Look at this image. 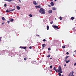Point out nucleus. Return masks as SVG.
<instances>
[{"label":"nucleus","mask_w":76,"mask_h":76,"mask_svg":"<svg viewBox=\"0 0 76 76\" xmlns=\"http://www.w3.org/2000/svg\"><path fill=\"white\" fill-rule=\"evenodd\" d=\"M55 1H56L57 0H54Z\"/></svg>","instance_id":"nucleus-46"},{"label":"nucleus","mask_w":76,"mask_h":76,"mask_svg":"<svg viewBox=\"0 0 76 76\" xmlns=\"http://www.w3.org/2000/svg\"><path fill=\"white\" fill-rule=\"evenodd\" d=\"M53 70H55V72H58V73H63V71L61 69V66H59L58 67V69L57 70V69L55 67H54L53 68Z\"/></svg>","instance_id":"nucleus-1"},{"label":"nucleus","mask_w":76,"mask_h":76,"mask_svg":"<svg viewBox=\"0 0 76 76\" xmlns=\"http://www.w3.org/2000/svg\"><path fill=\"white\" fill-rule=\"evenodd\" d=\"M68 76H71V75H70V74H69V75Z\"/></svg>","instance_id":"nucleus-37"},{"label":"nucleus","mask_w":76,"mask_h":76,"mask_svg":"<svg viewBox=\"0 0 76 76\" xmlns=\"http://www.w3.org/2000/svg\"><path fill=\"white\" fill-rule=\"evenodd\" d=\"M75 52H76V50H75Z\"/></svg>","instance_id":"nucleus-48"},{"label":"nucleus","mask_w":76,"mask_h":76,"mask_svg":"<svg viewBox=\"0 0 76 76\" xmlns=\"http://www.w3.org/2000/svg\"><path fill=\"white\" fill-rule=\"evenodd\" d=\"M74 19H75V18H74V17H71L72 20H73Z\"/></svg>","instance_id":"nucleus-20"},{"label":"nucleus","mask_w":76,"mask_h":76,"mask_svg":"<svg viewBox=\"0 0 76 76\" xmlns=\"http://www.w3.org/2000/svg\"><path fill=\"white\" fill-rule=\"evenodd\" d=\"M48 50H51V48H48Z\"/></svg>","instance_id":"nucleus-27"},{"label":"nucleus","mask_w":76,"mask_h":76,"mask_svg":"<svg viewBox=\"0 0 76 76\" xmlns=\"http://www.w3.org/2000/svg\"><path fill=\"white\" fill-rule=\"evenodd\" d=\"M39 12L42 14H43V15H44L45 14V11H44V9L43 8H41L40 9Z\"/></svg>","instance_id":"nucleus-2"},{"label":"nucleus","mask_w":76,"mask_h":76,"mask_svg":"<svg viewBox=\"0 0 76 76\" xmlns=\"http://www.w3.org/2000/svg\"><path fill=\"white\" fill-rule=\"evenodd\" d=\"M61 76H64L62 75V76L61 75Z\"/></svg>","instance_id":"nucleus-50"},{"label":"nucleus","mask_w":76,"mask_h":76,"mask_svg":"<svg viewBox=\"0 0 76 76\" xmlns=\"http://www.w3.org/2000/svg\"><path fill=\"white\" fill-rule=\"evenodd\" d=\"M42 46L43 47V48H44V47H45L46 46V45L45 44H42Z\"/></svg>","instance_id":"nucleus-13"},{"label":"nucleus","mask_w":76,"mask_h":76,"mask_svg":"<svg viewBox=\"0 0 76 76\" xmlns=\"http://www.w3.org/2000/svg\"><path fill=\"white\" fill-rule=\"evenodd\" d=\"M36 8L37 9V8H41V6L40 5H39L38 6H35Z\"/></svg>","instance_id":"nucleus-7"},{"label":"nucleus","mask_w":76,"mask_h":76,"mask_svg":"<svg viewBox=\"0 0 76 76\" xmlns=\"http://www.w3.org/2000/svg\"><path fill=\"white\" fill-rule=\"evenodd\" d=\"M47 57L48 58H49V57H50V55H48V56H47Z\"/></svg>","instance_id":"nucleus-21"},{"label":"nucleus","mask_w":76,"mask_h":76,"mask_svg":"<svg viewBox=\"0 0 76 76\" xmlns=\"http://www.w3.org/2000/svg\"><path fill=\"white\" fill-rule=\"evenodd\" d=\"M7 23H10V21H7Z\"/></svg>","instance_id":"nucleus-32"},{"label":"nucleus","mask_w":76,"mask_h":76,"mask_svg":"<svg viewBox=\"0 0 76 76\" xmlns=\"http://www.w3.org/2000/svg\"><path fill=\"white\" fill-rule=\"evenodd\" d=\"M10 21V22H13V20H14L12 18H10V19H9Z\"/></svg>","instance_id":"nucleus-6"},{"label":"nucleus","mask_w":76,"mask_h":76,"mask_svg":"<svg viewBox=\"0 0 76 76\" xmlns=\"http://www.w3.org/2000/svg\"><path fill=\"white\" fill-rule=\"evenodd\" d=\"M54 23V22L53 21H52L50 22V24H52V23Z\"/></svg>","instance_id":"nucleus-23"},{"label":"nucleus","mask_w":76,"mask_h":76,"mask_svg":"<svg viewBox=\"0 0 76 76\" xmlns=\"http://www.w3.org/2000/svg\"><path fill=\"white\" fill-rule=\"evenodd\" d=\"M48 12L49 13H51L53 12V11H52V10H50L48 11Z\"/></svg>","instance_id":"nucleus-8"},{"label":"nucleus","mask_w":76,"mask_h":76,"mask_svg":"<svg viewBox=\"0 0 76 76\" xmlns=\"http://www.w3.org/2000/svg\"><path fill=\"white\" fill-rule=\"evenodd\" d=\"M24 60H26V58H25L24 59Z\"/></svg>","instance_id":"nucleus-28"},{"label":"nucleus","mask_w":76,"mask_h":76,"mask_svg":"<svg viewBox=\"0 0 76 76\" xmlns=\"http://www.w3.org/2000/svg\"><path fill=\"white\" fill-rule=\"evenodd\" d=\"M33 4L35 5H37V3L36 2V1H33Z\"/></svg>","instance_id":"nucleus-11"},{"label":"nucleus","mask_w":76,"mask_h":76,"mask_svg":"<svg viewBox=\"0 0 76 76\" xmlns=\"http://www.w3.org/2000/svg\"><path fill=\"white\" fill-rule=\"evenodd\" d=\"M50 59H51H51H52V58H50Z\"/></svg>","instance_id":"nucleus-41"},{"label":"nucleus","mask_w":76,"mask_h":76,"mask_svg":"<svg viewBox=\"0 0 76 76\" xmlns=\"http://www.w3.org/2000/svg\"><path fill=\"white\" fill-rule=\"evenodd\" d=\"M23 49H26V47H23Z\"/></svg>","instance_id":"nucleus-30"},{"label":"nucleus","mask_w":76,"mask_h":76,"mask_svg":"<svg viewBox=\"0 0 76 76\" xmlns=\"http://www.w3.org/2000/svg\"><path fill=\"white\" fill-rule=\"evenodd\" d=\"M4 24V23H2V24L3 25Z\"/></svg>","instance_id":"nucleus-44"},{"label":"nucleus","mask_w":76,"mask_h":76,"mask_svg":"<svg viewBox=\"0 0 76 76\" xmlns=\"http://www.w3.org/2000/svg\"><path fill=\"white\" fill-rule=\"evenodd\" d=\"M2 19L3 20H6V19L4 18V17L2 18Z\"/></svg>","instance_id":"nucleus-15"},{"label":"nucleus","mask_w":76,"mask_h":76,"mask_svg":"<svg viewBox=\"0 0 76 76\" xmlns=\"http://www.w3.org/2000/svg\"><path fill=\"white\" fill-rule=\"evenodd\" d=\"M16 0H8L7 1H8V2H10L12 1H16Z\"/></svg>","instance_id":"nucleus-9"},{"label":"nucleus","mask_w":76,"mask_h":76,"mask_svg":"<svg viewBox=\"0 0 76 76\" xmlns=\"http://www.w3.org/2000/svg\"><path fill=\"white\" fill-rule=\"evenodd\" d=\"M74 73V72H71L70 73H69V75H70L71 76H74V75H73V73Z\"/></svg>","instance_id":"nucleus-5"},{"label":"nucleus","mask_w":76,"mask_h":76,"mask_svg":"<svg viewBox=\"0 0 76 76\" xmlns=\"http://www.w3.org/2000/svg\"><path fill=\"white\" fill-rule=\"evenodd\" d=\"M36 35L37 36V34H36Z\"/></svg>","instance_id":"nucleus-49"},{"label":"nucleus","mask_w":76,"mask_h":76,"mask_svg":"<svg viewBox=\"0 0 76 76\" xmlns=\"http://www.w3.org/2000/svg\"><path fill=\"white\" fill-rule=\"evenodd\" d=\"M49 7H51V6L50 5H49Z\"/></svg>","instance_id":"nucleus-40"},{"label":"nucleus","mask_w":76,"mask_h":76,"mask_svg":"<svg viewBox=\"0 0 76 76\" xmlns=\"http://www.w3.org/2000/svg\"><path fill=\"white\" fill-rule=\"evenodd\" d=\"M29 48L30 49H32V47H31V46L29 47Z\"/></svg>","instance_id":"nucleus-31"},{"label":"nucleus","mask_w":76,"mask_h":76,"mask_svg":"<svg viewBox=\"0 0 76 76\" xmlns=\"http://www.w3.org/2000/svg\"><path fill=\"white\" fill-rule=\"evenodd\" d=\"M58 75L59 76H61V74L60 73H58Z\"/></svg>","instance_id":"nucleus-18"},{"label":"nucleus","mask_w":76,"mask_h":76,"mask_svg":"<svg viewBox=\"0 0 76 76\" xmlns=\"http://www.w3.org/2000/svg\"><path fill=\"white\" fill-rule=\"evenodd\" d=\"M53 67V66H52V65H51L50 66V69H52Z\"/></svg>","instance_id":"nucleus-24"},{"label":"nucleus","mask_w":76,"mask_h":76,"mask_svg":"<svg viewBox=\"0 0 76 76\" xmlns=\"http://www.w3.org/2000/svg\"><path fill=\"white\" fill-rule=\"evenodd\" d=\"M15 10V9H12L11 10H10V11H9L7 10L6 11V13H7V12H12V11Z\"/></svg>","instance_id":"nucleus-3"},{"label":"nucleus","mask_w":76,"mask_h":76,"mask_svg":"<svg viewBox=\"0 0 76 76\" xmlns=\"http://www.w3.org/2000/svg\"><path fill=\"white\" fill-rule=\"evenodd\" d=\"M55 20H57V19H56V18H55Z\"/></svg>","instance_id":"nucleus-39"},{"label":"nucleus","mask_w":76,"mask_h":76,"mask_svg":"<svg viewBox=\"0 0 76 76\" xmlns=\"http://www.w3.org/2000/svg\"><path fill=\"white\" fill-rule=\"evenodd\" d=\"M52 10H56V8L53 7L52 8Z\"/></svg>","instance_id":"nucleus-14"},{"label":"nucleus","mask_w":76,"mask_h":76,"mask_svg":"<svg viewBox=\"0 0 76 76\" xmlns=\"http://www.w3.org/2000/svg\"><path fill=\"white\" fill-rule=\"evenodd\" d=\"M59 19H60V20H62V18L61 17H60Z\"/></svg>","instance_id":"nucleus-26"},{"label":"nucleus","mask_w":76,"mask_h":76,"mask_svg":"<svg viewBox=\"0 0 76 76\" xmlns=\"http://www.w3.org/2000/svg\"><path fill=\"white\" fill-rule=\"evenodd\" d=\"M69 62H70V60H69L68 61H66V63H69Z\"/></svg>","instance_id":"nucleus-17"},{"label":"nucleus","mask_w":76,"mask_h":76,"mask_svg":"<svg viewBox=\"0 0 76 76\" xmlns=\"http://www.w3.org/2000/svg\"><path fill=\"white\" fill-rule=\"evenodd\" d=\"M63 48H65V46H63L62 47Z\"/></svg>","instance_id":"nucleus-25"},{"label":"nucleus","mask_w":76,"mask_h":76,"mask_svg":"<svg viewBox=\"0 0 76 76\" xmlns=\"http://www.w3.org/2000/svg\"><path fill=\"white\" fill-rule=\"evenodd\" d=\"M50 4L51 6H54V3L53 2H51Z\"/></svg>","instance_id":"nucleus-12"},{"label":"nucleus","mask_w":76,"mask_h":76,"mask_svg":"<svg viewBox=\"0 0 76 76\" xmlns=\"http://www.w3.org/2000/svg\"><path fill=\"white\" fill-rule=\"evenodd\" d=\"M34 62H36V61H34Z\"/></svg>","instance_id":"nucleus-47"},{"label":"nucleus","mask_w":76,"mask_h":76,"mask_svg":"<svg viewBox=\"0 0 76 76\" xmlns=\"http://www.w3.org/2000/svg\"><path fill=\"white\" fill-rule=\"evenodd\" d=\"M69 57V56H66V57H65V59L66 60H67V58H68V57Z\"/></svg>","instance_id":"nucleus-19"},{"label":"nucleus","mask_w":76,"mask_h":76,"mask_svg":"<svg viewBox=\"0 0 76 76\" xmlns=\"http://www.w3.org/2000/svg\"><path fill=\"white\" fill-rule=\"evenodd\" d=\"M43 41H44V42H45L46 41V40H45V39H44Z\"/></svg>","instance_id":"nucleus-33"},{"label":"nucleus","mask_w":76,"mask_h":76,"mask_svg":"<svg viewBox=\"0 0 76 76\" xmlns=\"http://www.w3.org/2000/svg\"><path fill=\"white\" fill-rule=\"evenodd\" d=\"M20 48H22H22H23V47H22V46H20Z\"/></svg>","instance_id":"nucleus-34"},{"label":"nucleus","mask_w":76,"mask_h":76,"mask_svg":"<svg viewBox=\"0 0 76 76\" xmlns=\"http://www.w3.org/2000/svg\"><path fill=\"white\" fill-rule=\"evenodd\" d=\"M64 66H66V64H65L64 65Z\"/></svg>","instance_id":"nucleus-36"},{"label":"nucleus","mask_w":76,"mask_h":76,"mask_svg":"<svg viewBox=\"0 0 76 76\" xmlns=\"http://www.w3.org/2000/svg\"><path fill=\"white\" fill-rule=\"evenodd\" d=\"M50 1H53V0H51Z\"/></svg>","instance_id":"nucleus-45"},{"label":"nucleus","mask_w":76,"mask_h":76,"mask_svg":"<svg viewBox=\"0 0 76 76\" xmlns=\"http://www.w3.org/2000/svg\"><path fill=\"white\" fill-rule=\"evenodd\" d=\"M4 1H7L8 0H4Z\"/></svg>","instance_id":"nucleus-38"},{"label":"nucleus","mask_w":76,"mask_h":76,"mask_svg":"<svg viewBox=\"0 0 76 76\" xmlns=\"http://www.w3.org/2000/svg\"><path fill=\"white\" fill-rule=\"evenodd\" d=\"M4 7H6V6H7V5L6 4H4Z\"/></svg>","instance_id":"nucleus-29"},{"label":"nucleus","mask_w":76,"mask_h":76,"mask_svg":"<svg viewBox=\"0 0 76 76\" xmlns=\"http://www.w3.org/2000/svg\"><path fill=\"white\" fill-rule=\"evenodd\" d=\"M29 16H30V17H32V15L31 14H30L29 15Z\"/></svg>","instance_id":"nucleus-22"},{"label":"nucleus","mask_w":76,"mask_h":76,"mask_svg":"<svg viewBox=\"0 0 76 76\" xmlns=\"http://www.w3.org/2000/svg\"><path fill=\"white\" fill-rule=\"evenodd\" d=\"M38 37H39V36H39V35H38Z\"/></svg>","instance_id":"nucleus-43"},{"label":"nucleus","mask_w":76,"mask_h":76,"mask_svg":"<svg viewBox=\"0 0 76 76\" xmlns=\"http://www.w3.org/2000/svg\"><path fill=\"white\" fill-rule=\"evenodd\" d=\"M47 30H49V26H47Z\"/></svg>","instance_id":"nucleus-16"},{"label":"nucleus","mask_w":76,"mask_h":76,"mask_svg":"<svg viewBox=\"0 0 76 76\" xmlns=\"http://www.w3.org/2000/svg\"><path fill=\"white\" fill-rule=\"evenodd\" d=\"M73 28V29H75V28Z\"/></svg>","instance_id":"nucleus-51"},{"label":"nucleus","mask_w":76,"mask_h":76,"mask_svg":"<svg viewBox=\"0 0 76 76\" xmlns=\"http://www.w3.org/2000/svg\"><path fill=\"white\" fill-rule=\"evenodd\" d=\"M52 26L53 28H56V29H59V28H58V26Z\"/></svg>","instance_id":"nucleus-4"},{"label":"nucleus","mask_w":76,"mask_h":76,"mask_svg":"<svg viewBox=\"0 0 76 76\" xmlns=\"http://www.w3.org/2000/svg\"><path fill=\"white\" fill-rule=\"evenodd\" d=\"M1 41V39L0 38V42Z\"/></svg>","instance_id":"nucleus-42"},{"label":"nucleus","mask_w":76,"mask_h":76,"mask_svg":"<svg viewBox=\"0 0 76 76\" xmlns=\"http://www.w3.org/2000/svg\"><path fill=\"white\" fill-rule=\"evenodd\" d=\"M66 54L67 55H68V54H69V52H67Z\"/></svg>","instance_id":"nucleus-35"},{"label":"nucleus","mask_w":76,"mask_h":76,"mask_svg":"<svg viewBox=\"0 0 76 76\" xmlns=\"http://www.w3.org/2000/svg\"><path fill=\"white\" fill-rule=\"evenodd\" d=\"M17 9L18 10H20V7L19 6H17L16 7Z\"/></svg>","instance_id":"nucleus-10"}]
</instances>
